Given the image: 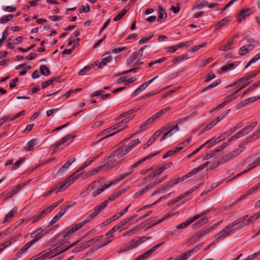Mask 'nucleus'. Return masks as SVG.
I'll list each match as a JSON object with an SVG mask.
<instances>
[{
    "instance_id": "nucleus-1",
    "label": "nucleus",
    "mask_w": 260,
    "mask_h": 260,
    "mask_svg": "<svg viewBox=\"0 0 260 260\" xmlns=\"http://www.w3.org/2000/svg\"><path fill=\"white\" fill-rule=\"evenodd\" d=\"M75 173L72 174L70 177L67 178L65 180H63L60 182L55 184L51 188V189L48 191L50 195L53 193L57 188V190L55 192L57 193L58 192L62 191L66 189L70 185L77 179V176H75Z\"/></svg>"
},
{
    "instance_id": "nucleus-2",
    "label": "nucleus",
    "mask_w": 260,
    "mask_h": 260,
    "mask_svg": "<svg viewBox=\"0 0 260 260\" xmlns=\"http://www.w3.org/2000/svg\"><path fill=\"white\" fill-rule=\"evenodd\" d=\"M78 243V241L69 245V242L65 241L64 239H60V241L54 246H53V251L54 252H57V254L63 253L68 249L73 247Z\"/></svg>"
},
{
    "instance_id": "nucleus-3",
    "label": "nucleus",
    "mask_w": 260,
    "mask_h": 260,
    "mask_svg": "<svg viewBox=\"0 0 260 260\" xmlns=\"http://www.w3.org/2000/svg\"><path fill=\"white\" fill-rule=\"evenodd\" d=\"M218 223H217L213 226L207 228L206 230L199 231L194 234L192 235L188 240L187 241V243H196L198 242L202 237L205 236L206 234L209 233L211 231L214 230V226H216Z\"/></svg>"
},
{
    "instance_id": "nucleus-4",
    "label": "nucleus",
    "mask_w": 260,
    "mask_h": 260,
    "mask_svg": "<svg viewBox=\"0 0 260 260\" xmlns=\"http://www.w3.org/2000/svg\"><path fill=\"white\" fill-rule=\"evenodd\" d=\"M253 13L252 8L247 9H241L240 11L235 15L237 22H240L245 20L247 17Z\"/></svg>"
},
{
    "instance_id": "nucleus-5",
    "label": "nucleus",
    "mask_w": 260,
    "mask_h": 260,
    "mask_svg": "<svg viewBox=\"0 0 260 260\" xmlns=\"http://www.w3.org/2000/svg\"><path fill=\"white\" fill-rule=\"evenodd\" d=\"M106 207V206L103 202L97 205L95 207L93 212L91 213L90 215H89L86 217V219L84 220V222H85L86 223L90 222L93 218H94L98 215H99Z\"/></svg>"
},
{
    "instance_id": "nucleus-6",
    "label": "nucleus",
    "mask_w": 260,
    "mask_h": 260,
    "mask_svg": "<svg viewBox=\"0 0 260 260\" xmlns=\"http://www.w3.org/2000/svg\"><path fill=\"white\" fill-rule=\"evenodd\" d=\"M85 224H86L85 222H84V221H83L78 224H77L75 225H73L70 227H68L60 235V236L62 235L61 238H65L67 237L68 236H70L71 234L74 233L75 231H76L78 230H79V229H80Z\"/></svg>"
},
{
    "instance_id": "nucleus-7",
    "label": "nucleus",
    "mask_w": 260,
    "mask_h": 260,
    "mask_svg": "<svg viewBox=\"0 0 260 260\" xmlns=\"http://www.w3.org/2000/svg\"><path fill=\"white\" fill-rule=\"evenodd\" d=\"M128 153L124 146L116 149L110 157V160L109 161L108 165L111 164L116 161V159H114V157L116 156L118 158H120Z\"/></svg>"
},
{
    "instance_id": "nucleus-8",
    "label": "nucleus",
    "mask_w": 260,
    "mask_h": 260,
    "mask_svg": "<svg viewBox=\"0 0 260 260\" xmlns=\"http://www.w3.org/2000/svg\"><path fill=\"white\" fill-rule=\"evenodd\" d=\"M238 230V227H236L231 230H228L225 229V227L217 233L214 237L215 241L218 242L220 239H223L226 237L230 236L231 234L233 233L234 232Z\"/></svg>"
},
{
    "instance_id": "nucleus-9",
    "label": "nucleus",
    "mask_w": 260,
    "mask_h": 260,
    "mask_svg": "<svg viewBox=\"0 0 260 260\" xmlns=\"http://www.w3.org/2000/svg\"><path fill=\"white\" fill-rule=\"evenodd\" d=\"M164 244V242H162L156 244L150 249L144 252L143 254L139 255L136 259V260H144L145 258L150 256L153 252H154L157 249L159 248L161 245Z\"/></svg>"
},
{
    "instance_id": "nucleus-10",
    "label": "nucleus",
    "mask_w": 260,
    "mask_h": 260,
    "mask_svg": "<svg viewBox=\"0 0 260 260\" xmlns=\"http://www.w3.org/2000/svg\"><path fill=\"white\" fill-rule=\"evenodd\" d=\"M94 241V239H91L87 241H84L80 243L77 247H76L74 249H73V253H76L80 252L88 247H89L91 245H92V241Z\"/></svg>"
},
{
    "instance_id": "nucleus-11",
    "label": "nucleus",
    "mask_w": 260,
    "mask_h": 260,
    "mask_svg": "<svg viewBox=\"0 0 260 260\" xmlns=\"http://www.w3.org/2000/svg\"><path fill=\"white\" fill-rule=\"evenodd\" d=\"M148 46H144L140 48L138 52H135L130 57L127 59L126 63L127 64H131L133 61L136 60L137 58H140L143 56V51Z\"/></svg>"
},
{
    "instance_id": "nucleus-12",
    "label": "nucleus",
    "mask_w": 260,
    "mask_h": 260,
    "mask_svg": "<svg viewBox=\"0 0 260 260\" xmlns=\"http://www.w3.org/2000/svg\"><path fill=\"white\" fill-rule=\"evenodd\" d=\"M158 153L156 152L152 153L150 155H148L143 158L141 159V160H139L137 162L135 163L134 164L132 165L130 168L128 169V172L127 173H129V174L133 171V169L136 168L138 165L142 164V162H144L145 161L151 158V157L155 156L157 155V154Z\"/></svg>"
},
{
    "instance_id": "nucleus-13",
    "label": "nucleus",
    "mask_w": 260,
    "mask_h": 260,
    "mask_svg": "<svg viewBox=\"0 0 260 260\" xmlns=\"http://www.w3.org/2000/svg\"><path fill=\"white\" fill-rule=\"evenodd\" d=\"M38 241V238L36 239H32L30 242L25 244L22 248H21L19 251L17 253L16 255L17 257H20L21 255L27 251L32 245L36 243Z\"/></svg>"
},
{
    "instance_id": "nucleus-14",
    "label": "nucleus",
    "mask_w": 260,
    "mask_h": 260,
    "mask_svg": "<svg viewBox=\"0 0 260 260\" xmlns=\"http://www.w3.org/2000/svg\"><path fill=\"white\" fill-rule=\"evenodd\" d=\"M147 238L143 236L142 237H138L136 239L132 240L128 246V249H132L135 248V247L140 245Z\"/></svg>"
},
{
    "instance_id": "nucleus-15",
    "label": "nucleus",
    "mask_w": 260,
    "mask_h": 260,
    "mask_svg": "<svg viewBox=\"0 0 260 260\" xmlns=\"http://www.w3.org/2000/svg\"><path fill=\"white\" fill-rule=\"evenodd\" d=\"M57 254V252H54L52 250H49L48 251H44L43 252L40 253L38 254V257L39 258V259H42L45 258L49 257L52 258L55 256Z\"/></svg>"
},
{
    "instance_id": "nucleus-16",
    "label": "nucleus",
    "mask_w": 260,
    "mask_h": 260,
    "mask_svg": "<svg viewBox=\"0 0 260 260\" xmlns=\"http://www.w3.org/2000/svg\"><path fill=\"white\" fill-rule=\"evenodd\" d=\"M234 38H231L228 40V43L218 48V50L228 51L232 48V46L235 44Z\"/></svg>"
},
{
    "instance_id": "nucleus-17",
    "label": "nucleus",
    "mask_w": 260,
    "mask_h": 260,
    "mask_svg": "<svg viewBox=\"0 0 260 260\" xmlns=\"http://www.w3.org/2000/svg\"><path fill=\"white\" fill-rule=\"evenodd\" d=\"M197 217L198 216H192L189 217L187 220L181 223L179 225H177V229H184L192 223L193 221L197 220Z\"/></svg>"
},
{
    "instance_id": "nucleus-18",
    "label": "nucleus",
    "mask_w": 260,
    "mask_h": 260,
    "mask_svg": "<svg viewBox=\"0 0 260 260\" xmlns=\"http://www.w3.org/2000/svg\"><path fill=\"white\" fill-rule=\"evenodd\" d=\"M209 221V219L207 217H204L200 220H198L197 222L194 223L192 225V228L194 230H197L199 229L202 226L204 225L206 223H207Z\"/></svg>"
},
{
    "instance_id": "nucleus-19",
    "label": "nucleus",
    "mask_w": 260,
    "mask_h": 260,
    "mask_svg": "<svg viewBox=\"0 0 260 260\" xmlns=\"http://www.w3.org/2000/svg\"><path fill=\"white\" fill-rule=\"evenodd\" d=\"M112 60V57L111 56H107L103 58L102 61H99L98 60L94 62V65L95 66H98V69L102 68L103 66L106 65L108 62H110Z\"/></svg>"
},
{
    "instance_id": "nucleus-20",
    "label": "nucleus",
    "mask_w": 260,
    "mask_h": 260,
    "mask_svg": "<svg viewBox=\"0 0 260 260\" xmlns=\"http://www.w3.org/2000/svg\"><path fill=\"white\" fill-rule=\"evenodd\" d=\"M158 17L157 19L158 22H161L162 20H165L167 17V15L165 9L161 7L160 6L158 7Z\"/></svg>"
},
{
    "instance_id": "nucleus-21",
    "label": "nucleus",
    "mask_w": 260,
    "mask_h": 260,
    "mask_svg": "<svg viewBox=\"0 0 260 260\" xmlns=\"http://www.w3.org/2000/svg\"><path fill=\"white\" fill-rule=\"evenodd\" d=\"M151 84V81H148L142 85H141L133 93V96H136L139 93H140L141 91L144 90L147 86H148Z\"/></svg>"
},
{
    "instance_id": "nucleus-22",
    "label": "nucleus",
    "mask_w": 260,
    "mask_h": 260,
    "mask_svg": "<svg viewBox=\"0 0 260 260\" xmlns=\"http://www.w3.org/2000/svg\"><path fill=\"white\" fill-rule=\"evenodd\" d=\"M104 180L103 178H101L99 180H95L89 185V187H91V189L101 188Z\"/></svg>"
},
{
    "instance_id": "nucleus-23",
    "label": "nucleus",
    "mask_w": 260,
    "mask_h": 260,
    "mask_svg": "<svg viewBox=\"0 0 260 260\" xmlns=\"http://www.w3.org/2000/svg\"><path fill=\"white\" fill-rule=\"evenodd\" d=\"M37 139H32L27 143V145L24 147V149L27 151H31L34 149L35 146L37 145Z\"/></svg>"
},
{
    "instance_id": "nucleus-24",
    "label": "nucleus",
    "mask_w": 260,
    "mask_h": 260,
    "mask_svg": "<svg viewBox=\"0 0 260 260\" xmlns=\"http://www.w3.org/2000/svg\"><path fill=\"white\" fill-rule=\"evenodd\" d=\"M139 143H140V141L137 139L131 141L127 146L124 147L128 153Z\"/></svg>"
},
{
    "instance_id": "nucleus-25",
    "label": "nucleus",
    "mask_w": 260,
    "mask_h": 260,
    "mask_svg": "<svg viewBox=\"0 0 260 260\" xmlns=\"http://www.w3.org/2000/svg\"><path fill=\"white\" fill-rule=\"evenodd\" d=\"M60 77H54L51 79L48 80L46 81L43 82L41 83L42 88L43 89L47 87L48 86L51 85L53 82L56 81L57 82H59Z\"/></svg>"
},
{
    "instance_id": "nucleus-26",
    "label": "nucleus",
    "mask_w": 260,
    "mask_h": 260,
    "mask_svg": "<svg viewBox=\"0 0 260 260\" xmlns=\"http://www.w3.org/2000/svg\"><path fill=\"white\" fill-rule=\"evenodd\" d=\"M132 119V118L127 117V118L124 119L123 120H122V121L119 122L117 124L113 125L111 127L112 129V130H115V129L118 128L119 127L122 126L123 125L127 123L129 121V120H131Z\"/></svg>"
},
{
    "instance_id": "nucleus-27",
    "label": "nucleus",
    "mask_w": 260,
    "mask_h": 260,
    "mask_svg": "<svg viewBox=\"0 0 260 260\" xmlns=\"http://www.w3.org/2000/svg\"><path fill=\"white\" fill-rule=\"evenodd\" d=\"M76 160V158L75 157L73 158L71 160H68L61 167H60L58 172L61 173L64 171V170L68 169L71 165Z\"/></svg>"
},
{
    "instance_id": "nucleus-28",
    "label": "nucleus",
    "mask_w": 260,
    "mask_h": 260,
    "mask_svg": "<svg viewBox=\"0 0 260 260\" xmlns=\"http://www.w3.org/2000/svg\"><path fill=\"white\" fill-rule=\"evenodd\" d=\"M62 212L59 211L57 214H56V215L52 219V220L48 223L47 227L49 228L52 225H53L54 223H55L57 221H58L60 217L63 215Z\"/></svg>"
},
{
    "instance_id": "nucleus-29",
    "label": "nucleus",
    "mask_w": 260,
    "mask_h": 260,
    "mask_svg": "<svg viewBox=\"0 0 260 260\" xmlns=\"http://www.w3.org/2000/svg\"><path fill=\"white\" fill-rule=\"evenodd\" d=\"M248 45L247 46V47L249 48V49H251V51H252L253 48L257 46L259 43L255 40L250 39L247 40Z\"/></svg>"
},
{
    "instance_id": "nucleus-30",
    "label": "nucleus",
    "mask_w": 260,
    "mask_h": 260,
    "mask_svg": "<svg viewBox=\"0 0 260 260\" xmlns=\"http://www.w3.org/2000/svg\"><path fill=\"white\" fill-rule=\"evenodd\" d=\"M43 231V230L40 228L37 229L36 231L33 232L31 234V237H34V239H36L38 238V240L41 239L43 236L41 235L42 232Z\"/></svg>"
},
{
    "instance_id": "nucleus-31",
    "label": "nucleus",
    "mask_w": 260,
    "mask_h": 260,
    "mask_svg": "<svg viewBox=\"0 0 260 260\" xmlns=\"http://www.w3.org/2000/svg\"><path fill=\"white\" fill-rule=\"evenodd\" d=\"M163 180V179H161L159 181L155 180L154 182L149 183V184L147 185L145 187L143 188L142 189L144 192H146L148 190L153 188L155 185L160 183L161 181H162Z\"/></svg>"
},
{
    "instance_id": "nucleus-32",
    "label": "nucleus",
    "mask_w": 260,
    "mask_h": 260,
    "mask_svg": "<svg viewBox=\"0 0 260 260\" xmlns=\"http://www.w3.org/2000/svg\"><path fill=\"white\" fill-rule=\"evenodd\" d=\"M40 71L42 75L48 76L50 74L49 69L46 65H41L40 66Z\"/></svg>"
},
{
    "instance_id": "nucleus-33",
    "label": "nucleus",
    "mask_w": 260,
    "mask_h": 260,
    "mask_svg": "<svg viewBox=\"0 0 260 260\" xmlns=\"http://www.w3.org/2000/svg\"><path fill=\"white\" fill-rule=\"evenodd\" d=\"M221 83V80L220 79H218V80H217L215 82H214V83L210 84L209 85L207 86L206 87H205V88H204L202 91H201V92L202 93H203L206 91H207L208 90L210 89H211L216 86H217L218 85H219L220 83Z\"/></svg>"
},
{
    "instance_id": "nucleus-34",
    "label": "nucleus",
    "mask_w": 260,
    "mask_h": 260,
    "mask_svg": "<svg viewBox=\"0 0 260 260\" xmlns=\"http://www.w3.org/2000/svg\"><path fill=\"white\" fill-rule=\"evenodd\" d=\"M230 159H231V155H229V154L224 155L223 156H222L221 159L217 162V165L215 166V167H217L218 166L227 162Z\"/></svg>"
},
{
    "instance_id": "nucleus-35",
    "label": "nucleus",
    "mask_w": 260,
    "mask_h": 260,
    "mask_svg": "<svg viewBox=\"0 0 260 260\" xmlns=\"http://www.w3.org/2000/svg\"><path fill=\"white\" fill-rule=\"evenodd\" d=\"M104 167H105V165L101 166L100 167H99L98 168H95V169L87 172V173H86L87 177H89V176H91L96 174V173H98L99 172V171L101 169H102Z\"/></svg>"
},
{
    "instance_id": "nucleus-36",
    "label": "nucleus",
    "mask_w": 260,
    "mask_h": 260,
    "mask_svg": "<svg viewBox=\"0 0 260 260\" xmlns=\"http://www.w3.org/2000/svg\"><path fill=\"white\" fill-rule=\"evenodd\" d=\"M234 67V63H228V64H226L224 66H222L220 68V71H221V73H224V72H226L230 70Z\"/></svg>"
},
{
    "instance_id": "nucleus-37",
    "label": "nucleus",
    "mask_w": 260,
    "mask_h": 260,
    "mask_svg": "<svg viewBox=\"0 0 260 260\" xmlns=\"http://www.w3.org/2000/svg\"><path fill=\"white\" fill-rule=\"evenodd\" d=\"M130 205H129L127 207H126L125 208L121 210L120 212L115 214L113 216V219H117L121 216H122L123 214H124L127 211L130 207Z\"/></svg>"
},
{
    "instance_id": "nucleus-38",
    "label": "nucleus",
    "mask_w": 260,
    "mask_h": 260,
    "mask_svg": "<svg viewBox=\"0 0 260 260\" xmlns=\"http://www.w3.org/2000/svg\"><path fill=\"white\" fill-rule=\"evenodd\" d=\"M94 67V64L92 65V66H86L82 70H81L79 73V75H85L86 73H88L89 71H91L92 68Z\"/></svg>"
},
{
    "instance_id": "nucleus-39",
    "label": "nucleus",
    "mask_w": 260,
    "mask_h": 260,
    "mask_svg": "<svg viewBox=\"0 0 260 260\" xmlns=\"http://www.w3.org/2000/svg\"><path fill=\"white\" fill-rule=\"evenodd\" d=\"M128 11V10H126V9H123L120 13L118 14L114 18V21H117L119 20H120L126 13V12Z\"/></svg>"
},
{
    "instance_id": "nucleus-40",
    "label": "nucleus",
    "mask_w": 260,
    "mask_h": 260,
    "mask_svg": "<svg viewBox=\"0 0 260 260\" xmlns=\"http://www.w3.org/2000/svg\"><path fill=\"white\" fill-rule=\"evenodd\" d=\"M153 36V33H149L148 34H147L145 36H144L140 40L139 43V44H143L146 42V41L150 40L152 37Z\"/></svg>"
},
{
    "instance_id": "nucleus-41",
    "label": "nucleus",
    "mask_w": 260,
    "mask_h": 260,
    "mask_svg": "<svg viewBox=\"0 0 260 260\" xmlns=\"http://www.w3.org/2000/svg\"><path fill=\"white\" fill-rule=\"evenodd\" d=\"M246 82H247V81H243V82L242 83L240 84L238 83L239 87L237 90L233 92V95L238 93L239 91L244 88L250 83V82H248V83H247Z\"/></svg>"
},
{
    "instance_id": "nucleus-42",
    "label": "nucleus",
    "mask_w": 260,
    "mask_h": 260,
    "mask_svg": "<svg viewBox=\"0 0 260 260\" xmlns=\"http://www.w3.org/2000/svg\"><path fill=\"white\" fill-rule=\"evenodd\" d=\"M260 59V53L255 55L245 66V68H247L251 63H254Z\"/></svg>"
},
{
    "instance_id": "nucleus-43",
    "label": "nucleus",
    "mask_w": 260,
    "mask_h": 260,
    "mask_svg": "<svg viewBox=\"0 0 260 260\" xmlns=\"http://www.w3.org/2000/svg\"><path fill=\"white\" fill-rule=\"evenodd\" d=\"M14 17V15H8L7 16H4L1 18L0 19V23H4L8 22L10 21L11 19Z\"/></svg>"
},
{
    "instance_id": "nucleus-44",
    "label": "nucleus",
    "mask_w": 260,
    "mask_h": 260,
    "mask_svg": "<svg viewBox=\"0 0 260 260\" xmlns=\"http://www.w3.org/2000/svg\"><path fill=\"white\" fill-rule=\"evenodd\" d=\"M250 51H251V49H249L246 46L244 45L240 48L239 54L240 55H244Z\"/></svg>"
},
{
    "instance_id": "nucleus-45",
    "label": "nucleus",
    "mask_w": 260,
    "mask_h": 260,
    "mask_svg": "<svg viewBox=\"0 0 260 260\" xmlns=\"http://www.w3.org/2000/svg\"><path fill=\"white\" fill-rule=\"evenodd\" d=\"M216 143H218V141H216V140H213V139H212L207 141L205 143L202 144L201 146H203V147L206 146L207 148H209L210 147L215 145Z\"/></svg>"
},
{
    "instance_id": "nucleus-46",
    "label": "nucleus",
    "mask_w": 260,
    "mask_h": 260,
    "mask_svg": "<svg viewBox=\"0 0 260 260\" xmlns=\"http://www.w3.org/2000/svg\"><path fill=\"white\" fill-rule=\"evenodd\" d=\"M230 21V19L226 17L222 20H221L220 21H219L216 25V29H218L220 28H221L222 26H223L225 23L228 22Z\"/></svg>"
},
{
    "instance_id": "nucleus-47",
    "label": "nucleus",
    "mask_w": 260,
    "mask_h": 260,
    "mask_svg": "<svg viewBox=\"0 0 260 260\" xmlns=\"http://www.w3.org/2000/svg\"><path fill=\"white\" fill-rule=\"evenodd\" d=\"M193 41H189L186 42H183L181 43H180L179 44L177 45V47L178 48H182L184 47H189L190 45L192 44Z\"/></svg>"
},
{
    "instance_id": "nucleus-48",
    "label": "nucleus",
    "mask_w": 260,
    "mask_h": 260,
    "mask_svg": "<svg viewBox=\"0 0 260 260\" xmlns=\"http://www.w3.org/2000/svg\"><path fill=\"white\" fill-rule=\"evenodd\" d=\"M236 98V96H235L233 99H230L229 100H225V101L222 102L220 104H219L217 107H216L215 108V110L219 109L220 108H223L225 105H226L228 103H230L233 100L235 99Z\"/></svg>"
},
{
    "instance_id": "nucleus-49",
    "label": "nucleus",
    "mask_w": 260,
    "mask_h": 260,
    "mask_svg": "<svg viewBox=\"0 0 260 260\" xmlns=\"http://www.w3.org/2000/svg\"><path fill=\"white\" fill-rule=\"evenodd\" d=\"M121 228V225L119 224L116 225L114 227L111 229L108 233L105 234V236L112 235V234L115 232L116 231L119 230Z\"/></svg>"
},
{
    "instance_id": "nucleus-50",
    "label": "nucleus",
    "mask_w": 260,
    "mask_h": 260,
    "mask_svg": "<svg viewBox=\"0 0 260 260\" xmlns=\"http://www.w3.org/2000/svg\"><path fill=\"white\" fill-rule=\"evenodd\" d=\"M245 135L244 134V132L242 131V129L237 133L235 134L232 137L230 138V141H233L234 139H238L242 136Z\"/></svg>"
},
{
    "instance_id": "nucleus-51",
    "label": "nucleus",
    "mask_w": 260,
    "mask_h": 260,
    "mask_svg": "<svg viewBox=\"0 0 260 260\" xmlns=\"http://www.w3.org/2000/svg\"><path fill=\"white\" fill-rule=\"evenodd\" d=\"M107 236V237L106 238L105 243H102L100 245V247H103L105 246H106V245H107L108 244H109V243H110L112 241V238L113 237V235H108Z\"/></svg>"
},
{
    "instance_id": "nucleus-52",
    "label": "nucleus",
    "mask_w": 260,
    "mask_h": 260,
    "mask_svg": "<svg viewBox=\"0 0 260 260\" xmlns=\"http://www.w3.org/2000/svg\"><path fill=\"white\" fill-rule=\"evenodd\" d=\"M254 168V167H250V168H248V169H246V170H244V171H242V172H241V173H239V174H237L236 176H234V177H233L232 179H231L229 180L228 182H229V181H231V180H234V179H235L237 178V177H238L240 176L241 175L244 174H245V173H246L248 172V171H250L251 170H252V169H253Z\"/></svg>"
},
{
    "instance_id": "nucleus-53",
    "label": "nucleus",
    "mask_w": 260,
    "mask_h": 260,
    "mask_svg": "<svg viewBox=\"0 0 260 260\" xmlns=\"http://www.w3.org/2000/svg\"><path fill=\"white\" fill-rule=\"evenodd\" d=\"M239 224V223L238 221H237V220H236L234 221L233 222L228 224L227 226H226L225 229H228V230H233L234 228H235L234 227L236 225H237Z\"/></svg>"
},
{
    "instance_id": "nucleus-54",
    "label": "nucleus",
    "mask_w": 260,
    "mask_h": 260,
    "mask_svg": "<svg viewBox=\"0 0 260 260\" xmlns=\"http://www.w3.org/2000/svg\"><path fill=\"white\" fill-rule=\"evenodd\" d=\"M242 152V150L240 149H237L236 150H234L231 153L229 154V155H231V159H233L236 156H237L239 154H240Z\"/></svg>"
},
{
    "instance_id": "nucleus-55",
    "label": "nucleus",
    "mask_w": 260,
    "mask_h": 260,
    "mask_svg": "<svg viewBox=\"0 0 260 260\" xmlns=\"http://www.w3.org/2000/svg\"><path fill=\"white\" fill-rule=\"evenodd\" d=\"M259 216H260V215L254 214L247 219V222H248L249 224H250L253 221L257 219Z\"/></svg>"
},
{
    "instance_id": "nucleus-56",
    "label": "nucleus",
    "mask_w": 260,
    "mask_h": 260,
    "mask_svg": "<svg viewBox=\"0 0 260 260\" xmlns=\"http://www.w3.org/2000/svg\"><path fill=\"white\" fill-rule=\"evenodd\" d=\"M198 172V170L196 168L193 169L191 172L188 173L187 174L184 176V178L185 179H187L189 178L190 177L193 176V175L197 173Z\"/></svg>"
},
{
    "instance_id": "nucleus-57",
    "label": "nucleus",
    "mask_w": 260,
    "mask_h": 260,
    "mask_svg": "<svg viewBox=\"0 0 260 260\" xmlns=\"http://www.w3.org/2000/svg\"><path fill=\"white\" fill-rule=\"evenodd\" d=\"M251 79H252V78H251L250 75L249 74V73L246 75V76L243 77L242 78L239 79L238 80V83L240 84L241 83H242L243 82V81H249Z\"/></svg>"
},
{
    "instance_id": "nucleus-58",
    "label": "nucleus",
    "mask_w": 260,
    "mask_h": 260,
    "mask_svg": "<svg viewBox=\"0 0 260 260\" xmlns=\"http://www.w3.org/2000/svg\"><path fill=\"white\" fill-rule=\"evenodd\" d=\"M15 213V211L12 209L8 213H7L5 216V219L3 223L7 222L9 218H12L13 216V214Z\"/></svg>"
},
{
    "instance_id": "nucleus-59",
    "label": "nucleus",
    "mask_w": 260,
    "mask_h": 260,
    "mask_svg": "<svg viewBox=\"0 0 260 260\" xmlns=\"http://www.w3.org/2000/svg\"><path fill=\"white\" fill-rule=\"evenodd\" d=\"M111 130H112V129L111 128V127H109L107 129H106L104 131H103L102 132H100L98 135V137H100V136H103L105 135H107L109 133H110L111 131Z\"/></svg>"
},
{
    "instance_id": "nucleus-60",
    "label": "nucleus",
    "mask_w": 260,
    "mask_h": 260,
    "mask_svg": "<svg viewBox=\"0 0 260 260\" xmlns=\"http://www.w3.org/2000/svg\"><path fill=\"white\" fill-rule=\"evenodd\" d=\"M260 137V126H258L257 131L251 136V138L256 140Z\"/></svg>"
},
{
    "instance_id": "nucleus-61",
    "label": "nucleus",
    "mask_w": 260,
    "mask_h": 260,
    "mask_svg": "<svg viewBox=\"0 0 260 260\" xmlns=\"http://www.w3.org/2000/svg\"><path fill=\"white\" fill-rule=\"evenodd\" d=\"M96 189H95L92 193V197L94 198L95 197H96L98 195H99V194H100L103 191V189H102V188H95Z\"/></svg>"
},
{
    "instance_id": "nucleus-62",
    "label": "nucleus",
    "mask_w": 260,
    "mask_h": 260,
    "mask_svg": "<svg viewBox=\"0 0 260 260\" xmlns=\"http://www.w3.org/2000/svg\"><path fill=\"white\" fill-rule=\"evenodd\" d=\"M187 54H183V55H181L178 57H177V58H176L175 59H174L173 60V61L175 63L176 62H180L181 61V60H182L183 59L187 58Z\"/></svg>"
},
{
    "instance_id": "nucleus-63",
    "label": "nucleus",
    "mask_w": 260,
    "mask_h": 260,
    "mask_svg": "<svg viewBox=\"0 0 260 260\" xmlns=\"http://www.w3.org/2000/svg\"><path fill=\"white\" fill-rule=\"evenodd\" d=\"M194 190V189H190L189 190H188L186 192L182 194L181 195H180V196H179L178 197V200H181L183 198L187 197V196H188L189 194H190Z\"/></svg>"
},
{
    "instance_id": "nucleus-64",
    "label": "nucleus",
    "mask_w": 260,
    "mask_h": 260,
    "mask_svg": "<svg viewBox=\"0 0 260 260\" xmlns=\"http://www.w3.org/2000/svg\"><path fill=\"white\" fill-rule=\"evenodd\" d=\"M90 10V7L88 5H87L86 7H85L83 5L81 6L80 8V13H87L89 12Z\"/></svg>"
}]
</instances>
